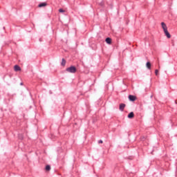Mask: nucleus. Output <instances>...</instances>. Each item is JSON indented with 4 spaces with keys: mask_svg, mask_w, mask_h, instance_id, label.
<instances>
[{
    "mask_svg": "<svg viewBox=\"0 0 177 177\" xmlns=\"http://www.w3.org/2000/svg\"><path fill=\"white\" fill-rule=\"evenodd\" d=\"M66 71L68 73H71L72 74H74L75 73L77 72V68H75V66H71L69 68H66Z\"/></svg>",
    "mask_w": 177,
    "mask_h": 177,
    "instance_id": "nucleus-1",
    "label": "nucleus"
},
{
    "mask_svg": "<svg viewBox=\"0 0 177 177\" xmlns=\"http://www.w3.org/2000/svg\"><path fill=\"white\" fill-rule=\"evenodd\" d=\"M129 99L131 102H135L136 100V97L135 95H129Z\"/></svg>",
    "mask_w": 177,
    "mask_h": 177,
    "instance_id": "nucleus-2",
    "label": "nucleus"
},
{
    "mask_svg": "<svg viewBox=\"0 0 177 177\" xmlns=\"http://www.w3.org/2000/svg\"><path fill=\"white\" fill-rule=\"evenodd\" d=\"M161 26H162V29H163V31H167V30H168V28H167V25L165 24V23L162 22V23H161Z\"/></svg>",
    "mask_w": 177,
    "mask_h": 177,
    "instance_id": "nucleus-3",
    "label": "nucleus"
},
{
    "mask_svg": "<svg viewBox=\"0 0 177 177\" xmlns=\"http://www.w3.org/2000/svg\"><path fill=\"white\" fill-rule=\"evenodd\" d=\"M124 109H125V104H120L119 106V110H120V111H124Z\"/></svg>",
    "mask_w": 177,
    "mask_h": 177,
    "instance_id": "nucleus-4",
    "label": "nucleus"
},
{
    "mask_svg": "<svg viewBox=\"0 0 177 177\" xmlns=\"http://www.w3.org/2000/svg\"><path fill=\"white\" fill-rule=\"evenodd\" d=\"M14 70H15V71H21V68H20V66H19V65H15L14 66Z\"/></svg>",
    "mask_w": 177,
    "mask_h": 177,
    "instance_id": "nucleus-5",
    "label": "nucleus"
},
{
    "mask_svg": "<svg viewBox=\"0 0 177 177\" xmlns=\"http://www.w3.org/2000/svg\"><path fill=\"white\" fill-rule=\"evenodd\" d=\"M146 66L148 70H151V64L149 62H147Z\"/></svg>",
    "mask_w": 177,
    "mask_h": 177,
    "instance_id": "nucleus-6",
    "label": "nucleus"
},
{
    "mask_svg": "<svg viewBox=\"0 0 177 177\" xmlns=\"http://www.w3.org/2000/svg\"><path fill=\"white\" fill-rule=\"evenodd\" d=\"M164 32H165L166 37H167V38H171V34H169L168 30H165Z\"/></svg>",
    "mask_w": 177,
    "mask_h": 177,
    "instance_id": "nucleus-7",
    "label": "nucleus"
},
{
    "mask_svg": "<svg viewBox=\"0 0 177 177\" xmlns=\"http://www.w3.org/2000/svg\"><path fill=\"white\" fill-rule=\"evenodd\" d=\"M135 114L133 113V112H131L129 115H128V118H133Z\"/></svg>",
    "mask_w": 177,
    "mask_h": 177,
    "instance_id": "nucleus-8",
    "label": "nucleus"
},
{
    "mask_svg": "<svg viewBox=\"0 0 177 177\" xmlns=\"http://www.w3.org/2000/svg\"><path fill=\"white\" fill-rule=\"evenodd\" d=\"M106 44H109L110 45V44H111V39L109 37L106 38Z\"/></svg>",
    "mask_w": 177,
    "mask_h": 177,
    "instance_id": "nucleus-9",
    "label": "nucleus"
},
{
    "mask_svg": "<svg viewBox=\"0 0 177 177\" xmlns=\"http://www.w3.org/2000/svg\"><path fill=\"white\" fill-rule=\"evenodd\" d=\"M46 5V3H41L40 4H39V8H44V6H45Z\"/></svg>",
    "mask_w": 177,
    "mask_h": 177,
    "instance_id": "nucleus-10",
    "label": "nucleus"
},
{
    "mask_svg": "<svg viewBox=\"0 0 177 177\" xmlns=\"http://www.w3.org/2000/svg\"><path fill=\"white\" fill-rule=\"evenodd\" d=\"M46 171H50V165L46 166Z\"/></svg>",
    "mask_w": 177,
    "mask_h": 177,
    "instance_id": "nucleus-11",
    "label": "nucleus"
},
{
    "mask_svg": "<svg viewBox=\"0 0 177 177\" xmlns=\"http://www.w3.org/2000/svg\"><path fill=\"white\" fill-rule=\"evenodd\" d=\"M61 64H62V66H66V61L64 60V59H62Z\"/></svg>",
    "mask_w": 177,
    "mask_h": 177,
    "instance_id": "nucleus-12",
    "label": "nucleus"
},
{
    "mask_svg": "<svg viewBox=\"0 0 177 177\" xmlns=\"http://www.w3.org/2000/svg\"><path fill=\"white\" fill-rule=\"evenodd\" d=\"M59 12L60 13H64V10H63L62 8H61V9L59 10Z\"/></svg>",
    "mask_w": 177,
    "mask_h": 177,
    "instance_id": "nucleus-13",
    "label": "nucleus"
},
{
    "mask_svg": "<svg viewBox=\"0 0 177 177\" xmlns=\"http://www.w3.org/2000/svg\"><path fill=\"white\" fill-rule=\"evenodd\" d=\"M155 74H156V75H158V69L155 70Z\"/></svg>",
    "mask_w": 177,
    "mask_h": 177,
    "instance_id": "nucleus-14",
    "label": "nucleus"
},
{
    "mask_svg": "<svg viewBox=\"0 0 177 177\" xmlns=\"http://www.w3.org/2000/svg\"><path fill=\"white\" fill-rule=\"evenodd\" d=\"M98 143H103V140H99Z\"/></svg>",
    "mask_w": 177,
    "mask_h": 177,
    "instance_id": "nucleus-15",
    "label": "nucleus"
}]
</instances>
